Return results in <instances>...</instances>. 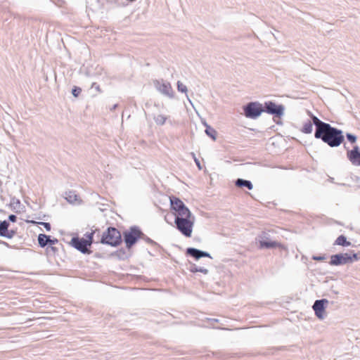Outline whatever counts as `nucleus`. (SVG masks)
I'll return each mask as SVG.
<instances>
[{"instance_id": "5", "label": "nucleus", "mask_w": 360, "mask_h": 360, "mask_svg": "<svg viewBox=\"0 0 360 360\" xmlns=\"http://www.w3.org/2000/svg\"><path fill=\"white\" fill-rule=\"evenodd\" d=\"M360 259V256L358 254L354 253L349 255L345 254H337L330 257V264L333 266H338L345 264L347 263H352L354 261H356Z\"/></svg>"}, {"instance_id": "7", "label": "nucleus", "mask_w": 360, "mask_h": 360, "mask_svg": "<svg viewBox=\"0 0 360 360\" xmlns=\"http://www.w3.org/2000/svg\"><path fill=\"white\" fill-rule=\"evenodd\" d=\"M245 115L248 117L250 118H256L259 116L262 112L264 111V109L262 108V105L252 102L250 103L244 109Z\"/></svg>"}, {"instance_id": "25", "label": "nucleus", "mask_w": 360, "mask_h": 360, "mask_svg": "<svg viewBox=\"0 0 360 360\" xmlns=\"http://www.w3.org/2000/svg\"><path fill=\"white\" fill-rule=\"evenodd\" d=\"M8 219L10 221L15 222L16 221L17 217L14 214H11Z\"/></svg>"}, {"instance_id": "28", "label": "nucleus", "mask_w": 360, "mask_h": 360, "mask_svg": "<svg viewBox=\"0 0 360 360\" xmlns=\"http://www.w3.org/2000/svg\"><path fill=\"white\" fill-rule=\"evenodd\" d=\"M51 249L53 250V252H55V251H56V248H55L51 247Z\"/></svg>"}, {"instance_id": "26", "label": "nucleus", "mask_w": 360, "mask_h": 360, "mask_svg": "<svg viewBox=\"0 0 360 360\" xmlns=\"http://www.w3.org/2000/svg\"><path fill=\"white\" fill-rule=\"evenodd\" d=\"M80 92V89H73L72 91V94L75 96H78V94Z\"/></svg>"}, {"instance_id": "19", "label": "nucleus", "mask_w": 360, "mask_h": 360, "mask_svg": "<svg viewBox=\"0 0 360 360\" xmlns=\"http://www.w3.org/2000/svg\"><path fill=\"white\" fill-rule=\"evenodd\" d=\"M65 198L69 201V202H75V201H77L78 200V197L76 194L72 193V192H69L68 193H66V197Z\"/></svg>"}, {"instance_id": "18", "label": "nucleus", "mask_w": 360, "mask_h": 360, "mask_svg": "<svg viewBox=\"0 0 360 360\" xmlns=\"http://www.w3.org/2000/svg\"><path fill=\"white\" fill-rule=\"evenodd\" d=\"M312 130H313V124L310 121H309L303 125L302 131V132H304L305 134H310V133H311Z\"/></svg>"}, {"instance_id": "13", "label": "nucleus", "mask_w": 360, "mask_h": 360, "mask_svg": "<svg viewBox=\"0 0 360 360\" xmlns=\"http://www.w3.org/2000/svg\"><path fill=\"white\" fill-rule=\"evenodd\" d=\"M313 123L316 126V131L314 136H316L327 124L328 123H325L321 121L317 117L312 116Z\"/></svg>"}, {"instance_id": "12", "label": "nucleus", "mask_w": 360, "mask_h": 360, "mask_svg": "<svg viewBox=\"0 0 360 360\" xmlns=\"http://www.w3.org/2000/svg\"><path fill=\"white\" fill-rule=\"evenodd\" d=\"M187 254L195 257L197 259L202 257H209L208 253L200 251L195 248H188Z\"/></svg>"}, {"instance_id": "17", "label": "nucleus", "mask_w": 360, "mask_h": 360, "mask_svg": "<svg viewBox=\"0 0 360 360\" xmlns=\"http://www.w3.org/2000/svg\"><path fill=\"white\" fill-rule=\"evenodd\" d=\"M335 244L338 245H342V246L350 245V243L348 242L346 238L342 235L338 237V238L336 239V240L335 242Z\"/></svg>"}, {"instance_id": "22", "label": "nucleus", "mask_w": 360, "mask_h": 360, "mask_svg": "<svg viewBox=\"0 0 360 360\" xmlns=\"http://www.w3.org/2000/svg\"><path fill=\"white\" fill-rule=\"evenodd\" d=\"M347 138L351 143H354L356 140V136L350 134H347Z\"/></svg>"}, {"instance_id": "29", "label": "nucleus", "mask_w": 360, "mask_h": 360, "mask_svg": "<svg viewBox=\"0 0 360 360\" xmlns=\"http://www.w3.org/2000/svg\"><path fill=\"white\" fill-rule=\"evenodd\" d=\"M30 222H31V223H32V224H35V223H36V222H35V221H31Z\"/></svg>"}, {"instance_id": "16", "label": "nucleus", "mask_w": 360, "mask_h": 360, "mask_svg": "<svg viewBox=\"0 0 360 360\" xmlns=\"http://www.w3.org/2000/svg\"><path fill=\"white\" fill-rule=\"evenodd\" d=\"M9 224L6 221H0V236H6Z\"/></svg>"}, {"instance_id": "14", "label": "nucleus", "mask_w": 360, "mask_h": 360, "mask_svg": "<svg viewBox=\"0 0 360 360\" xmlns=\"http://www.w3.org/2000/svg\"><path fill=\"white\" fill-rule=\"evenodd\" d=\"M236 185L237 186H238V187L245 186L249 190H251L253 188V186H252V183L250 181H247V180H244V179H238L236 181Z\"/></svg>"}, {"instance_id": "10", "label": "nucleus", "mask_w": 360, "mask_h": 360, "mask_svg": "<svg viewBox=\"0 0 360 360\" xmlns=\"http://www.w3.org/2000/svg\"><path fill=\"white\" fill-rule=\"evenodd\" d=\"M347 156L354 165L360 166V152L358 146H354L352 150L347 151Z\"/></svg>"}, {"instance_id": "23", "label": "nucleus", "mask_w": 360, "mask_h": 360, "mask_svg": "<svg viewBox=\"0 0 360 360\" xmlns=\"http://www.w3.org/2000/svg\"><path fill=\"white\" fill-rule=\"evenodd\" d=\"M40 224H41L46 229V231H51V224L49 223L41 222Z\"/></svg>"}, {"instance_id": "6", "label": "nucleus", "mask_w": 360, "mask_h": 360, "mask_svg": "<svg viewBox=\"0 0 360 360\" xmlns=\"http://www.w3.org/2000/svg\"><path fill=\"white\" fill-rule=\"evenodd\" d=\"M143 235L142 232L136 228H132L129 231H126L124 233L126 247L127 248H131L132 245L138 241V240L142 238Z\"/></svg>"}, {"instance_id": "21", "label": "nucleus", "mask_w": 360, "mask_h": 360, "mask_svg": "<svg viewBox=\"0 0 360 360\" xmlns=\"http://www.w3.org/2000/svg\"><path fill=\"white\" fill-rule=\"evenodd\" d=\"M177 89L179 91L182 93H186L187 92V87L185 84H184L181 82H177Z\"/></svg>"}, {"instance_id": "24", "label": "nucleus", "mask_w": 360, "mask_h": 360, "mask_svg": "<svg viewBox=\"0 0 360 360\" xmlns=\"http://www.w3.org/2000/svg\"><path fill=\"white\" fill-rule=\"evenodd\" d=\"M312 259L316 261H323L326 257L324 256H314Z\"/></svg>"}, {"instance_id": "20", "label": "nucleus", "mask_w": 360, "mask_h": 360, "mask_svg": "<svg viewBox=\"0 0 360 360\" xmlns=\"http://www.w3.org/2000/svg\"><path fill=\"white\" fill-rule=\"evenodd\" d=\"M205 132L206 134L210 136L212 139L215 140L216 139V136H217V131L211 128V127H207L205 130Z\"/></svg>"}, {"instance_id": "11", "label": "nucleus", "mask_w": 360, "mask_h": 360, "mask_svg": "<svg viewBox=\"0 0 360 360\" xmlns=\"http://www.w3.org/2000/svg\"><path fill=\"white\" fill-rule=\"evenodd\" d=\"M38 243L41 247L44 248L48 244L51 245L56 244L58 243V240L56 238L51 240L50 239L49 236H46V234H39L38 236Z\"/></svg>"}, {"instance_id": "1", "label": "nucleus", "mask_w": 360, "mask_h": 360, "mask_svg": "<svg viewBox=\"0 0 360 360\" xmlns=\"http://www.w3.org/2000/svg\"><path fill=\"white\" fill-rule=\"evenodd\" d=\"M169 200L172 212L175 216L174 221L177 229L184 236L190 238L194 225V218L191 211L179 198L170 196Z\"/></svg>"}, {"instance_id": "3", "label": "nucleus", "mask_w": 360, "mask_h": 360, "mask_svg": "<svg viewBox=\"0 0 360 360\" xmlns=\"http://www.w3.org/2000/svg\"><path fill=\"white\" fill-rule=\"evenodd\" d=\"M95 231H91L85 234V238L75 237L71 240V244L76 249L82 253H90L88 247L91 246L93 243V236Z\"/></svg>"}, {"instance_id": "4", "label": "nucleus", "mask_w": 360, "mask_h": 360, "mask_svg": "<svg viewBox=\"0 0 360 360\" xmlns=\"http://www.w3.org/2000/svg\"><path fill=\"white\" fill-rule=\"evenodd\" d=\"M101 242L111 246H117L122 242L121 233L117 229L109 227L107 231L103 233Z\"/></svg>"}, {"instance_id": "27", "label": "nucleus", "mask_w": 360, "mask_h": 360, "mask_svg": "<svg viewBox=\"0 0 360 360\" xmlns=\"http://www.w3.org/2000/svg\"><path fill=\"white\" fill-rule=\"evenodd\" d=\"M195 162H196V165H198V166L200 167V164H199L198 161L197 160H195Z\"/></svg>"}, {"instance_id": "2", "label": "nucleus", "mask_w": 360, "mask_h": 360, "mask_svg": "<svg viewBox=\"0 0 360 360\" xmlns=\"http://www.w3.org/2000/svg\"><path fill=\"white\" fill-rule=\"evenodd\" d=\"M316 139H321L330 147L340 146L344 141L342 132L328 124L316 136Z\"/></svg>"}, {"instance_id": "15", "label": "nucleus", "mask_w": 360, "mask_h": 360, "mask_svg": "<svg viewBox=\"0 0 360 360\" xmlns=\"http://www.w3.org/2000/svg\"><path fill=\"white\" fill-rule=\"evenodd\" d=\"M259 245H260V248H276V247L279 246V244L276 241H269V242L260 241Z\"/></svg>"}, {"instance_id": "9", "label": "nucleus", "mask_w": 360, "mask_h": 360, "mask_svg": "<svg viewBox=\"0 0 360 360\" xmlns=\"http://www.w3.org/2000/svg\"><path fill=\"white\" fill-rule=\"evenodd\" d=\"M328 301L326 299L316 300L314 305L313 309L314 310L316 316L320 319H323L325 316V304H327Z\"/></svg>"}, {"instance_id": "8", "label": "nucleus", "mask_w": 360, "mask_h": 360, "mask_svg": "<svg viewBox=\"0 0 360 360\" xmlns=\"http://www.w3.org/2000/svg\"><path fill=\"white\" fill-rule=\"evenodd\" d=\"M264 111L271 115L281 117L283 114L284 108L281 105H276L272 101L264 103Z\"/></svg>"}]
</instances>
